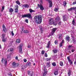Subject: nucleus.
Returning a JSON list of instances; mask_svg holds the SVG:
<instances>
[{
    "mask_svg": "<svg viewBox=\"0 0 76 76\" xmlns=\"http://www.w3.org/2000/svg\"><path fill=\"white\" fill-rule=\"evenodd\" d=\"M60 20V18L59 17L56 18L55 19L56 22H54V20L53 18H51L49 19V23L50 25H57V22Z\"/></svg>",
    "mask_w": 76,
    "mask_h": 76,
    "instance_id": "f257e3e1",
    "label": "nucleus"
},
{
    "mask_svg": "<svg viewBox=\"0 0 76 76\" xmlns=\"http://www.w3.org/2000/svg\"><path fill=\"white\" fill-rule=\"evenodd\" d=\"M42 16L41 15H39L38 16L37 20H36V23H41V22H42Z\"/></svg>",
    "mask_w": 76,
    "mask_h": 76,
    "instance_id": "f03ea898",
    "label": "nucleus"
},
{
    "mask_svg": "<svg viewBox=\"0 0 76 76\" xmlns=\"http://www.w3.org/2000/svg\"><path fill=\"white\" fill-rule=\"evenodd\" d=\"M44 66V72L43 73V76H45L47 75V69H45V65Z\"/></svg>",
    "mask_w": 76,
    "mask_h": 76,
    "instance_id": "7ed1b4c3",
    "label": "nucleus"
},
{
    "mask_svg": "<svg viewBox=\"0 0 76 76\" xmlns=\"http://www.w3.org/2000/svg\"><path fill=\"white\" fill-rule=\"evenodd\" d=\"M1 62L2 63H4V64L6 65L7 64V59H4L3 58L1 60Z\"/></svg>",
    "mask_w": 76,
    "mask_h": 76,
    "instance_id": "20e7f679",
    "label": "nucleus"
},
{
    "mask_svg": "<svg viewBox=\"0 0 76 76\" xmlns=\"http://www.w3.org/2000/svg\"><path fill=\"white\" fill-rule=\"evenodd\" d=\"M5 36V34H4L2 35V40L3 42H6V39H5L4 37Z\"/></svg>",
    "mask_w": 76,
    "mask_h": 76,
    "instance_id": "39448f33",
    "label": "nucleus"
},
{
    "mask_svg": "<svg viewBox=\"0 0 76 76\" xmlns=\"http://www.w3.org/2000/svg\"><path fill=\"white\" fill-rule=\"evenodd\" d=\"M38 6H39L40 8V9L41 10H43L44 9V7L42 5H39V4H38Z\"/></svg>",
    "mask_w": 76,
    "mask_h": 76,
    "instance_id": "423d86ee",
    "label": "nucleus"
},
{
    "mask_svg": "<svg viewBox=\"0 0 76 76\" xmlns=\"http://www.w3.org/2000/svg\"><path fill=\"white\" fill-rule=\"evenodd\" d=\"M2 28L3 29V31L4 32H6L7 30H6V27L4 25H3L2 26Z\"/></svg>",
    "mask_w": 76,
    "mask_h": 76,
    "instance_id": "0eeeda50",
    "label": "nucleus"
},
{
    "mask_svg": "<svg viewBox=\"0 0 76 76\" xmlns=\"http://www.w3.org/2000/svg\"><path fill=\"white\" fill-rule=\"evenodd\" d=\"M57 30V28H53L52 30V35L54 34V32L56 31Z\"/></svg>",
    "mask_w": 76,
    "mask_h": 76,
    "instance_id": "6e6552de",
    "label": "nucleus"
},
{
    "mask_svg": "<svg viewBox=\"0 0 76 76\" xmlns=\"http://www.w3.org/2000/svg\"><path fill=\"white\" fill-rule=\"evenodd\" d=\"M22 46L21 45H20L19 46V47L20 48V53H22Z\"/></svg>",
    "mask_w": 76,
    "mask_h": 76,
    "instance_id": "1a4fd4ad",
    "label": "nucleus"
},
{
    "mask_svg": "<svg viewBox=\"0 0 76 76\" xmlns=\"http://www.w3.org/2000/svg\"><path fill=\"white\" fill-rule=\"evenodd\" d=\"M62 16L64 21H66V20H67V19H66V15H63Z\"/></svg>",
    "mask_w": 76,
    "mask_h": 76,
    "instance_id": "9d476101",
    "label": "nucleus"
},
{
    "mask_svg": "<svg viewBox=\"0 0 76 76\" xmlns=\"http://www.w3.org/2000/svg\"><path fill=\"white\" fill-rule=\"evenodd\" d=\"M26 16L27 18H32V16L31 14H26Z\"/></svg>",
    "mask_w": 76,
    "mask_h": 76,
    "instance_id": "9b49d317",
    "label": "nucleus"
},
{
    "mask_svg": "<svg viewBox=\"0 0 76 76\" xmlns=\"http://www.w3.org/2000/svg\"><path fill=\"white\" fill-rule=\"evenodd\" d=\"M49 7H51L53 5L52 2L51 1H49Z\"/></svg>",
    "mask_w": 76,
    "mask_h": 76,
    "instance_id": "f8f14e48",
    "label": "nucleus"
},
{
    "mask_svg": "<svg viewBox=\"0 0 76 76\" xmlns=\"http://www.w3.org/2000/svg\"><path fill=\"white\" fill-rule=\"evenodd\" d=\"M50 62H47L46 63V67H47L48 68L50 67Z\"/></svg>",
    "mask_w": 76,
    "mask_h": 76,
    "instance_id": "ddd939ff",
    "label": "nucleus"
},
{
    "mask_svg": "<svg viewBox=\"0 0 76 76\" xmlns=\"http://www.w3.org/2000/svg\"><path fill=\"white\" fill-rule=\"evenodd\" d=\"M50 44H51V42L50 41L48 42L47 46L46 47L48 48H50Z\"/></svg>",
    "mask_w": 76,
    "mask_h": 76,
    "instance_id": "4468645a",
    "label": "nucleus"
},
{
    "mask_svg": "<svg viewBox=\"0 0 76 76\" xmlns=\"http://www.w3.org/2000/svg\"><path fill=\"white\" fill-rule=\"evenodd\" d=\"M66 39L68 41H69L70 40V37L68 36H67L66 37Z\"/></svg>",
    "mask_w": 76,
    "mask_h": 76,
    "instance_id": "2eb2a0df",
    "label": "nucleus"
},
{
    "mask_svg": "<svg viewBox=\"0 0 76 76\" xmlns=\"http://www.w3.org/2000/svg\"><path fill=\"white\" fill-rule=\"evenodd\" d=\"M64 42V40H63L61 42V43L60 45V47H62L63 46V44Z\"/></svg>",
    "mask_w": 76,
    "mask_h": 76,
    "instance_id": "dca6fc26",
    "label": "nucleus"
},
{
    "mask_svg": "<svg viewBox=\"0 0 76 76\" xmlns=\"http://www.w3.org/2000/svg\"><path fill=\"white\" fill-rule=\"evenodd\" d=\"M23 6L26 8H28L29 7V5L27 4H25L23 5Z\"/></svg>",
    "mask_w": 76,
    "mask_h": 76,
    "instance_id": "f3484780",
    "label": "nucleus"
},
{
    "mask_svg": "<svg viewBox=\"0 0 76 76\" xmlns=\"http://www.w3.org/2000/svg\"><path fill=\"white\" fill-rule=\"evenodd\" d=\"M20 42V40L19 39H18L16 40V44H19Z\"/></svg>",
    "mask_w": 76,
    "mask_h": 76,
    "instance_id": "a211bd4d",
    "label": "nucleus"
},
{
    "mask_svg": "<svg viewBox=\"0 0 76 76\" xmlns=\"http://www.w3.org/2000/svg\"><path fill=\"white\" fill-rule=\"evenodd\" d=\"M9 12L10 13H12L13 12V9H12V8H11L10 9Z\"/></svg>",
    "mask_w": 76,
    "mask_h": 76,
    "instance_id": "6ab92c4d",
    "label": "nucleus"
},
{
    "mask_svg": "<svg viewBox=\"0 0 76 76\" xmlns=\"http://www.w3.org/2000/svg\"><path fill=\"white\" fill-rule=\"evenodd\" d=\"M23 32L25 34H26V33H29V31L27 30H24L23 31Z\"/></svg>",
    "mask_w": 76,
    "mask_h": 76,
    "instance_id": "aec40b11",
    "label": "nucleus"
},
{
    "mask_svg": "<svg viewBox=\"0 0 76 76\" xmlns=\"http://www.w3.org/2000/svg\"><path fill=\"white\" fill-rule=\"evenodd\" d=\"M29 11L30 13H32V12H35V10H32V9H29Z\"/></svg>",
    "mask_w": 76,
    "mask_h": 76,
    "instance_id": "412c9836",
    "label": "nucleus"
},
{
    "mask_svg": "<svg viewBox=\"0 0 76 76\" xmlns=\"http://www.w3.org/2000/svg\"><path fill=\"white\" fill-rule=\"evenodd\" d=\"M13 51V49L12 48H10V49H8V51H10V52H12Z\"/></svg>",
    "mask_w": 76,
    "mask_h": 76,
    "instance_id": "4be33fe9",
    "label": "nucleus"
},
{
    "mask_svg": "<svg viewBox=\"0 0 76 76\" xmlns=\"http://www.w3.org/2000/svg\"><path fill=\"white\" fill-rule=\"evenodd\" d=\"M53 51L54 52V53L55 54V53H57V50L56 49H54L53 50Z\"/></svg>",
    "mask_w": 76,
    "mask_h": 76,
    "instance_id": "5701e85b",
    "label": "nucleus"
},
{
    "mask_svg": "<svg viewBox=\"0 0 76 76\" xmlns=\"http://www.w3.org/2000/svg\"><path fill=\"white\" fill-rule=\"evenodd\" d=\"M12 66H13L14 67H16V64L15 62H13V64H12Z\"/></svg>",
    "mask_w": 76,
    "mask_h": 76,
    "instance_id": "b1692460",
    "label": "nucleus"
},
{
    "mask_svg": "<svg viewBox=\"0 0 76 76\" xmlns=\"http://www.w3.org/2000/svg\"><path fill=\"white\" fill-rule=\"evenodd\" d=\"M10 58H11V56L10 55H8L7 56V59H9V60L10 59Z\"/></svg>",
    "mask_w": 76,
    "mask_h": 76,
    "instance_id": "393cba45",
    "label": "nucleus"
},
{
    "mask_svg": "<svg viewBox=\"0 0 76 76\" xmlns=\"http://www.w3.org/2000/svg\"><path fill=\"white\" fill-rule=\"evenodd\" d=\"M58 70H57V71H56L54 72V74L55 75H58Z\"/></svg>",
    "mask_w": 76,
    "mask_h": 76,
    "instance_id": "a878e982",
    "label": "nucleus"
},
{
    "mask_svg": "<svg viewBox=\"0 0 76 76\" xmlns=\"http://www.w3.org/2000/svg\"><path fill=\"white\" fill-rule=\"evenodd\" d=\"M59 39L60 40H61V39H62V34H61L59 36Z\"/></svg>",
    "mask_w": 76,
    "mask_h": 76,
    "instance_id": "bb28decb",
    "label": "nucleus"
},
{
    "mask_svg": "<svg viewBox=\"0 0 76 76\" xmlns=\"http://www.w3.org/2000/svg\"><path fill=\"white\" fill-rule=\"evenodd\" d=\"M16 3H17V4H18L19 5H20V2H19V1H16Z\"/></svg>",
    "mask_w": 76,
    "mask_h": 76,
    "instance_id": "cd10ccee",
    "label": "nucleus"
},
{
    "mask_svg": "<svg viewBox=\"0 0 76 76\" xmlns=\"http://www.w3.org/2000/svg\"><path fill=\"white\" fill-rule=\"evenodd\" d=\"M22 17L23 18H26V15H22Z\"/></svg>",
    "mask_w": 76,
    "mask_h": 76,
    "instance_id": "c85d7f7f",
    "label": "nucleus"
},
{
    "mask_svg": "<svg viewBox=\"0 0 76 76\" xmlns=\"http://www.w3.org/2000/svg\"><path fill=\"white\" fill-rule=\"evenodd\" d=\"M60 64L61 66H63V63L61 61L60 63Z\"/></svg>",
    "mask_w": 76,
    "mask_h": 76,
    "instance_id": "c756f323",
    "label": "nucleus"
},
{
    "mask_svg": "<svg viewBox=\"0 0 76 76\" xmlns=\"http://www.w3.org/2000/svg\"><path fill=\"white\" fill-rule=\"evenodd\" d=\"M51 60V58H47L46 59V61H50V60Z\"/></svg>",
    "mask_w": 76,
    "mask_h": 76,
    "instance_id": "7c9ffc66",
    "label": "nucleus"
},
{
    "mask_svg": "<svg viewBox=\"0 0 76 76\" xmlns=\"http://www.w3.org/2000/svg\"><path fill=\"white\" fill-rule=\"evenodd\" d=\"M72 24L73 25H75V20L73 19L72 21Z\"/></svg>",
    "mask_w": 76,
    "mask_h": 76,
    "instance_id": "2f4dec72",
    "label": "nucleus"
},
{
    "mask_svg": "<svg viewBox=\"0 0 76 76\" xmlns=\"http://www.w3.org/2000/svg\"><path fill=\"white\" fill-rule=\"evenodd\" d=\"M26 65L29 66H30L31 64L30 62H28L27 63Z\"/></svg>",
    "mask_w": 76,
    "mask_h": 76,
    "instance_id": "473e14b6",
    "label": "nucleus"
},
{
    "mask_svg": "<svg viewBox=\"0 0 76 76\" xmlns=\"http://www.w3.org/2000/svg\"><path fill=\"white\" fill-rule=\"evenodd\" d=\"M52 64L53 66H56V64L55 62H53V63H52Z\"/></svg>",
    "mask_w": 76,
    "mask_h": 76,
    "instance_id": "72a5a7b5",
    "label": "nucleus"
},
{
    "mask_svg": "<svg viewBox=\"0 0 76 76\" xmlns=\"http://www.w3.org/2000/svg\"><path fill=\"white\" fill-rule=\"evenodd\" d=\"M2 10H1V12H3V10H4V6H3L2 7Z\"/></svg>",
    "mask_w": 76,
    "mask_h": 76,
    "instance_id": "f704fd0d",
    "label": "nucleus"
},
{
    "mask_svg": "<svg viewBox=\"0 0 76 76\" xmlns=\"http://www.w3.org/2000/svg\"><path fill=\"white\" fill-rule=\"evenodd\" d=\"M69 76H70V75L71 74V71H69L68 73Z\"/></svg>",
    "mask_w": 76,
    "mask_h": 76,
    "instance_id": "c9c22d12",
    "label": "nucleus"
},
{
    "mask_svg": "<svg viewBox=\"0 0 76 76\" xmlns=\"http://www.w3.org/2000/svg\"><path fill=\"white\" fill-rule=\"evenodd\" d=\"M63 3H64V7L66 6V4H67V3H66V2L64 1Z\"/></svg>",
    "mask_w": 76,
    "mask_h": 76,
    "instance_id": "e433bc0d",
    "label": "nucleus"
},
{
    "mask_svg": "<svg viewBox=\"0 0 76 76\" xmlns=\"http://www.w3.org/2000/svg\"><path fill=\"white\" fill-rule=\"evenodd\" d=\"M69 62L70 63V65H72L73 64V62L72 61H69Z\"/></svg>",
    "mask_w": 76,
    "mask_h": 76,
    "instance_id": "4c0bfd02",
    "label": "nucleus"
},
{
    "mask_svg": "<svg viewBox=\"0 0 76 76\" xmlns=\"http://www.w3.org/2000/svg\"><path fill=\"white\" fill-rule=\"evenodd\" d=\"M15 9H18L19 8V6L18 5H15Z\"/></svg>",
    "mask_w": 76,
    "mask_h": 76,
    "instance_id": "58836bf2",
    "label": "nucleus"
},
{
    "mask_svg": "<svg viewBox=\"0 0 76 76\" xmlns=\"http://www.w3.org/2000/svg\"><path fill=\"white\" fill-rule=\"evenodd\" d=\"M58 8H55L54 10V11H55L56 12H58Z\"/></svg>",
    "mask_w": 76,
    "mask_h": 76,
    "instance_id": "ea45409f",
    "label": "nucleus"
},
{
    "mask_svg": "<svg viewBox=\"0 0 76 76\" xmlns=\"http://www.w3.org/2000/svg\"><path fill=\"white\" fill-rule=\"evenodd\" d=\"M45 53V51L44 50H42V54H44V53Z\"/></svg>",
    "mask_w": 76,
    "mask_h": 76,
    "instance_id": "a19ab883",
    "label": "nucleus"
},
{
    "mask_svg": "<svg viewBox=\"0 0 76 76\" xmlns=\"http://www.w3.org/2000/svg\"><path fill=\"white\" fill-rule=\"evenodd\" d=\"M67 58L68 60V61H71V60L70 59V57H69V56L67 57Z\"/></svg>",
    "mask_w": 76,
    "mask_h": 76,
    "instance_id": "79ce46f5",
    "label": "nucleus"
},
{
    "mask_svg": "<svg viewBox=\"0 0 76 76\" xmlns=\"http://www.w3.org/2000/svg\"><path fill=\"white\" fill-rule=\"evenodd\" d=\"M75 49H72L71 50L72 52V53H73L74 52H75Z\"/></svg>",
    "mask_w": 76,
    "mask_h": 76,
    "instance_id": "37998d69",
    "label": "nucleus"
},
{
    "mask_svg": "<svg viewBox=\"0 0 76 76\" xmlns=\"http://www.w3.org/2000/svg\"><path fill=\"white\" fill-rule=\"evenodd\" d=\"M15 12L16 13H18V9H15Z\"/></svg>",
    "mask_w": 76,
    "mask_h": 76,
    "instance_id": "c03bdc74",
    "label": "nucleus"
},
{
    "mask_svg": "<svg viewBox=\"0 0 76 76\" xmlns=\"http://www.w3.org/2000/svg\"><path fill=\"white\" fill-rule=\"evenodd\" d=\"M73 48V46H72V45H69L68 46V48Z\"/></svg>",
    "mask_w": 76,
    "mask_h": 76,
    "instance_id": "a18cd8bd",
    "label": "nucleus"
},
{
    "mask_svg": "<svg viewBox=\"0 0 76 76\" xmlns=\"http://www.w3.org/2000/svg\"><path fill=\"white\" fill-rule=\"evenodd\" d=\"M72 10H73L72 8H70L69 9H68V10L69 11H72Z\"/></svg>",
    "mask_w": 76,
    "mask_h": 76,
    "instance_id": "49530a36",
    "label": "nucleus"
},
{
    "mask_svg": "<svg viewBox=\"0 0 76 76\" xmlns=\"http://www.w3.org/2000/svg\"><path fill=\"white\" fill-rule=\"evenodd\" d=\"M72 10H76V7H72Z\"/></svg>",
    "mask_w": 76,
    "mask_h": 76,
    "instance_id": "de8ad7c7",
    "label": "nucleus"
},
{
    "mask_svg": "<svg viewBox=\"0 0 76 76\" xmlns=\"http://www.w3.org/2000/svg\"><path fill=\"white\" fill-rule=\"evenodd\" d=\"M11 34L12 35V36H13L14 35V34L13 33V31H12V32H11Z\"/></svg>",
    "mask_w": 76,
    "mask_h": 76,
    "instance_id": "09e8293b",
    "label": "nucleus"
},
{
    "mask_svg": "<svg viewBox=\"0 0 76 76\" xmlns=\"http://www.w3.org/2000/svg\"><path fill=\"white\" fill-rule=\"evenodd\" d=\"M25 22H26V23H28V20L26 19L25 20Z\"/></svg>",
    "mask_w": 76,
    "mask_h": 76,
    "instance_id": "8fccbe9b",
    "label": "nucleus"
},
{
    "mask_svg": "<svg viewBox=\"0 0 76 76\" xmlns=\"http://www.w3.org/2000/svg\"><path fill=\"white\" fill-rule=\"evenodd\" d=\"M45 56L46 57H48V55H47V54L46 53H45Z\"/></svg>",
    "mask_w": 76,
    "mask_h": 76,
    "instance_id": "3c124183",
    "label": "nucleus"
},
{
    "mask_svg": "<svg viewBox=\"0 0 76 76\" xmlns=\"http://www.w3.org/2000/svg\"><path fill=\"white\" fill-rule=\"evenodd\" d=\"M73 4H76V1H75L73 3Z\"/></svg>",
    "mask_w": 76,
    "mask_h": 76,
    "instance_id": "603ef678",
    "label": "nucleus"
},
{
    "mask_svg": "<svg viewBox=\"0 0 76 76\" xmlns=\"http://www.w3.org/2000/svg\"><path fill=\"white\" fill-rule=\"evenodd\" d=\"M31 45H28V48H31Z\"/></svg>",
    "mask_w": 76,
    "mask_h": 76,
    "instance_id": "864d4df0",
    "label": "nucleus"
},
{
    "mask_svg": "<svg viewBox=\"0 0 76 76\" xmlns=\"http://www.w3.org/2000/svg\"><path fill=\"white\" fill-rule=\"evenodd\" d=\"M28 72V75H31V71H29Z\"/></svg>",
    "mask_w": 76,
    "mask_h": 76,
    "instance_id": "5fc2aeb1",
    "label": "nucleus"
},
{
    "mask_svg": "<svg viewBox=\"0 0 76 76\" xmlns=\"http://www.w3.org/2000/svg\"><path fill=\"white\" fill-rule=\"evenodd\" d=\"M55 44H57V41H55Z\"/></svg>",
    "mask_w": 76,
    "mask_h": 76,
    "instance_id": "6e6d98bb",
    "label": "nucleus"
},
{
    "mask_svg": "<svg viewBox=\"0 0 76 76\" xmlns=\"http://www.w3.org/2000/svg\"><path fill=\"white\" fill-rule=\"evenodd\" d=\"M15 59L16 60H18V56H16L15 57Z\"/></svg>",
    "mask_w": 76,
    "mask_h": 76,
    "instance_id": "4d7b16f0",
    "label": "nucleus"
},
{
    "mask_svg": "<svg viewBox=\"0 0 76 76\" xmlns=\"http://www.w3.org/2000/svg\"><path fill=\"white\" fill-rule=\"evenodd\" d=\"M27 61L26 60V59H24V62H25V63H26V62Z\"/></svg>",
    "mask_w": 76,
    "mask_h": 76,
    "instance_id": "13d9d810",
    "label": "nucleus"
},
{
    "mask_svg": "<svg viewBox=\"0 0 76 76\" xmlns=\"http://www.w3.org/2000/svg\"><path fill=\"white\" fill-rule=\"evenodd\" d=\"M74 64H76V61H75L74 62Z\"/></svg>",
    "mask_w": 76,
    "mask_h": 76,
    "instance_id": "bf43d9fd",
    "label": "nucleus"
},
{
    "mask_svg": "<svg viewBox=\"0 0 76 76\" xmlns=\"http://www.w3.org/2000/svg\"><path fill=\"white\" fill-rule=\"evenodd\" d=\"M58 24H59V25H61V23L59 22V23H58Z\"/></svg>",
    "mask_w": 76,
    "mask_h": 76,
    "instance_id": "052dcab7",
    "label": "nucleus"
},
{
    "mask_svg": "<svg viewBox=\"0 0 76 76\" xmlns=\"http://www.w3.org/2000/svg\"><path fill=\"white\" fill-rule=\"evenodd\" d=\"M1 16V14L0 13V16Z\"/></svg>",
    "mask_w": 76,
    "mask_h": 76,
    "instance_id": "680f3d73",
    "label": "nucleus"
},
{
    "mask_svg": "<svg viewBox=\"0 0 76 76\" xmlns=\"http://www.w3.org/2000/svg\"><path fill=\"white\" fill-rule=\"evenodd\" d=\"M33 65L34 66H35V64L34 63V64H33Z\"/></svg>",
    "mask_w": 76,
    "mask_h": 76,
    "instance_id": "e2e57ef3",
    "label": "nucleus"
},
{
    "mask_svg": "<svg viewBox=\"0 0 76 76\" xmlns=\"http://www.w3.org/2000/svg\"><path fill=\"white\" fill-rule=\"evenodd\" d=\"M1 45H0V48H1Z\"/></svg>",
    "mask_w": 76,
    "mask_h": 76,
    "instance_id": "0e129e2a",
    "label": "nucleus"
},
{
    "mask_svg": "<svg viewBox=\"0 0 76 76\" xmlns=\"http://www.w3.org/2000/svg\"><path fill=\"white\" fill-rule=\"evenodd\" d=\"M22 31H23V29H22Z\"/></svg>",
    "mask_w": 76,
    "mask_h": 76,
    "instance_id": "69168bd1",
    "label": "nucleus"
},
{
    "mask_svg": "<svg viewBox=\"0 0 76 76\" xmlns=\"http://www.w3.org/2000/svg\"><path fill=\"white\" fill-rule=\"evenodd\" d=\"M47 0L48 1V0Z\"/></svg>",
    "mask_w": 76,
    "mask_h": 76,
    "instance_id": "338daca9",
    "label": "nucleus"
},
{
    "mask_svg": "<svg viewBox=\"0 0 76 76\" xmlns=\"http://www.w3.org/2000/svg\"><path fill=\"white\" fill-rule=\"evenodd\" d=\"M59 76H61V75H60Z\"/></svg>",
    "mask_w": 76,
    "mask_h": 76,
    "instance_id": "774afa93",
    "label": "nucleus"
}]
</instances>
